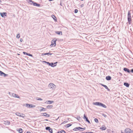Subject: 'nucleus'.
<instances>
[{
    "label": "nucleus",
    "instance_id": "2f4dec72",
    "mask_svg": "<svg viewBox=\"0 0 133 133\" xmlns=\"http://www.w3.org/2000/svg\"><path fill=\"white\" fill-rule=\"evenodd\" d=\"M30 105H30V104H28V103H26V106L27 107H28V108H30Z\"/></svg>",
    "mask_w": 133,
    "mask_h": 133
},
{
    "label": "nucleus",
    "instance_id": "6e6d98bb",
    "mask_svg": "<svg viewBox=\"0 0 133 133\" xmlns=\"http://www.w3.org/2000/svg\"><path fill=\"white\" fill-rule=\"evenodd\" d=\"M9 94L10 95V92H9Z\"/></svg>",
    "mask_w": 133,
    "mask_h": 133
},
{
    "label": "nucleus",
    "instance_id": "de8ad7c7",
    "mask_svg": "<svg viewBox=\"0 0 133 133\" xmlns=\"http://www.w3.org/2000/svg\"><path fill=\"white\" fill-rule=\"evenodd\" d=\"M80 118H81L79 116V117H77V119L78 120H79V119H80Z\"/></svg>",
    "mask_w": 133,
    "mask_h": 133
},
{
    "label": "nucleus",
    "instance_id": "3c124183",
    "mask_svg": "<svg viewBox=\"0 0 133 133\" xmlns=\"http://www.w3.org/2000/svg\"><path fill=\"white\" fill-rule=\"evenodd\" d=\"M60 5L61 6H63L62 4L61 3H61L60 4Z\"/></svg>",
    "mask_w": 133,
    "mask_h": 133
},
{
    "label": "nucleus",
    "instance_id": "8fccbe9b",
    "mask_svg": "<svg viewBox=\"0 0 133 133\" xmlns=\"http://www.w3.org/2000/svg\"><path fill=\"white\" fill-rule=\"evenodd\" d=\"M26 133H31L30 131H27Z\"/></svg>",
    "mask_w": 133,
    "mask_h": 133
},
{
    "label": "nucleus",
    "instance_id": "423d86ee",
    "mask_svg": "<svg viewBox=\"0 0 133 133\" xmlns=\"http://www.w3.org/2000/svg\"><path fill=\"white\" fill-rule=\"evenodd\" d=\"M85 128L84 127L83 128H82L80 127H78L74 128L73 130L74 131H78L79 130L81 131H83L85 129Z\"/></svg>",
    "mask_w": 133,
    "mask_h": 133
},
{
    "label": "nucleus",
    "instance_id": "c9c22d12",
    "mask_svg": "<svg viewBox=\"0 0 133 133\" xmlns=\"http://www.w3.org/2000/svg\"><path fill=\"white\" fill-rule=\"evenodd\" d=\"M30 105H30V108H34L35 107V105H32V104H30Z\"/></svg>",
    "mask_w": 133,
    "mask_h": 133
},
{
    "label": "nucleus",
    "instance_id": "2eb2a0df",
    "mask_svg": "<svg viewBox=\"0 0 133 133\" xmlns=\"http://www.w3.org/2000/svg\"><path fill=\"white\" fill-rule=\"evenodd\" d=\"M23 53L24 55H27L28 56H30L31 57H32L33 56L32 55V54L26 52H23Z\"/></svg>",
    "mask_w": 133,
    "mask_h": 133
},
{
    "label": "nucleus",
    "instance_id": "c85d7f7f",
    "mask_svg": "<svg viewBox=\"0 0 133 133\" xmlns=\"http://www.w3.org/2000/svg\"><path fill=\"white\" fill-rule=\"evenodd\" d=\"M41 108H42V109H41L40 110V111H45L46 110V108H45L43 107H41Z\"/></svg>",
    "mask_w": 133,
    "mask_h": 133
},
{
    "label": "nucleus",
    "instance_id": "5fc2aeb1",
    "mask_svg": "<svg viewBox=\"0 0 133 133\" xmlns=\"http://www.w3.org/2000/svg\"><path fill=\"white\" fill-rule=\"evenodd\" d=\"M53 0H49V1H53Z\"/></svg>",
    "mask_w": 133,
    "mask_h": 133
},
{
    "label": "nucleus",
    "instance_id": "aec40b11",
    "mask_svg": "<svg viewBox=\"0 0 133 133\" xmlns=\"http://www.w3.org/2000/svg\"><path fill=\"white\" fill-rule=\"evenodd\" d=\"M52 55V54L50 53H46L42 54V55L43 56V55Z\"/></svg>",
    "mask_w": 133,
    "mask_h": 133
},
{
    "label": "nucleus",
    "instance_id": "58836bf2",
    "mask_svg": "<svg viewBox=\"0 0 133 133\" xmlns=\"http://www.w3.org/2000/svg\"><path fill=\"white\" fill-rule=\"evenodd\" d=\"M131 72L133 73V68L131 69V70H130V73Z\"/></svg>",
    "mask_w": 133,
    "mask_h": 133
},
{
    "label": "nucleus",
    "instance_id": "6ab92c4d",
    "mask_svg": "<svg viewBox=\"0 0 133 133\" xmlns=\"http://www.w3.org/2000/svg\"><path fill=\"white\" fill-rule=\"evenodd\" d=\"M124 85L127 87L128 88L129 87L130 84L128 83L124 82Z\"/></svg>",
    "mask_w": 133,
    "mask_h": 133
},
{
    "label": "nucleus",
    "instance_id": "dca6fc26",
    "mask_svg": "<svg viewBox=\"0 0 133 133\" xmlns=\"http://www.w3.org/2000/svg\"><path fill=\"white\" fill-rule=\"evenodd\" d=\"M102 130H105L107 128L106 127H105L104 125H102V127L100 128Z\"/></svg>",
    "mask_w": 133,
    "mask_h": 133
},
{
    "label": "nucleus",
    "instance_id": "9b49d317",
    "mask_svg": "<svg viewBox=\"0 0 133 133\" xmlns=\"http://www.w3.org/2000/svg\"><path fill=\"white\" fill-rule=\"evenodd\" d=\"M7 13L6 12H0V15L2 17H4L5 16H6Z\"/></svg>",
    "mask_w": 133,
    "mask_h": 133
},
{
    "label": "nucleus",
    "instance_id": "4c0bfd02",
    "mask_svg": "<svg viewBox=\"0 0 133 133\" xmlns=\"http://www.w3.org/2000/svg\"><path fill=\"white\" fill-rule=\"evenodd\" d=\"M60 133H66L65 131L64 130H62L60 132Z\"/></svg>",
    "mask_w": 133,
    "mask_h": 133
},
{
    "label": "nucleus",
    "instance_id": "7ed1b4c3",
    "mask_svg": "<svg viewBox=\"0 0 133 133\" xmlns=\"http://www.w3.org/2000/svg\"><path fill=\"white\" fill-rule=\"evenodd\" d=\"M28 3L31 5L33 4V5L37 7H40L41 5L39 4H38L37 3L32 1V0H29L28 1Z\"/></svg>",
    "mask_w": 133,
    "mask_h": 133
},
{
    "label": "nucleus",
    "instance_id": "49530a36",
    "mask_svg": "<svg viewBox=\"0 0 133 133\" xmlns=\"http://www.w3.org/2000/svg\"><path fill=\"white\" fill-rule=\"evenodd\" d=\"M23 41V39L22 38H21L20 39V41L21 42H22Z\"/></svg>",
    "mask_w": 133,
    "mask_h": 133
},
{
    "label": "nucleus",
    "instance_id": "37998d69",
    "mask_svg": "<svg viewBox=\"0 0 133 133\" xmlns=\"http://www.w3.org/2000/svg\"><path fill=\"white\" fill-rule=\"evenodd\" d=\"M67 122V121H64L62 123H62H64H64H66Z\"/></svg>",
    "mask_w": 133,
    "mask_h": 133
},
{
    "label": "nucleus",
    "instance_id": "c756f323",
    "mask_svg": "<svg viewBox=\"0 0 133 133\" xmlns=\"http://www.w3.org/2000/svg\"><path fill=\"white\" fill-rule=\"evenodd\" d=\"M21 117H22L23 118H24L25 117V115L23 113H21Z\"/></svg>",
    "mask_w": 133,
    "mask_h": 133
},
{
    "label": "nucleus",
    "instance_id": "603ef678",
    "mask_svg": "<svg viewBox=\"0 0 133 133\" xmlns=\"http://www.w3.org/2000/svg\"><path fill=\"white\" fill-rule=\"evenodd\" d=\"M44 121H48V120L47 119H45L44 120Z\"/></svg>",
    "mask_w": 133,
    "mask_h": 133
},
{
    "label": "nucleus",
    "instance_id": "412c9836",
    "mask_svg": "<svg viewBox=\"0 0 133 133\" xmlns=\"http://www.w3.org/2000/svg\"><path fill=\"white\" fill-rule=\"evenodd\" d=\"M5 123L4 124L6 125H9L10 124V122L8 121H4Z\"/></svg>",
    "mask_w": 133,
    "mask_h": 133
},
{
    "label": "nucleus",
    "instance_id": "1a4fd4ad",
    "mask_svg": "<svg viewBox=\"0 0 133 133\" xmlns=\"http://www.w3.org/2000/svg\"><path fill=\"white\" fill-rule=\"evenodd\" d=\"M0 76H3L4 77H6L8 76V75L4 73L1 71H0Z\"/></svg>",
    "mask_w": 133,
    "mask_h": 133
},
{
    "label": "nucleus",
    "instance_id": "0eeeda50",
    "mask_svg": "<svg viewBox=\"0 0 133 133\" xmlns=\"http://www.w3.org/2000/svg\"><path fill=\"white\" fill-rule=\"evenodd\" d=\"M48 87L51 90H54L56 88V86L54 84L51 83H50Z\"/></svg>",
    "mask_w": 133,
    "mask_h": 133
},
{
    "label": "nucleus",
    "instance_id": "f03ea898",
    "mask_svg": "<svg viewBox=\"0 0 133 133\" xmlns=\"http://www.w3.org/2000/svg\"><path fill=\"white\" fill-rule=\"evenodd\" d=\"M93 104L94 105L102 107L104 108H107V107L105 104L98 102H93Z\"/></svg>",
    "mask_w": 133,
    "mask_h": 133
},
{
    "label": "nucleus",
    "instance_id": "cd10ccee",
    "mask_svg": "<svg viewBox=\"0 0 133 133\" xmlns=\"http://www.w3.org/2000/svg\"><path fill=\"white\" fill-rule=\"evenodd\" d=\"M100 84L103 87H104L106 89L107 88H108V87H107V85H105L103 84H102V83Z\"/></svg>",
    "mask_w": 133,
    "mask_h": 133
},
{
    "label": "nucleus",
    "instance_id": "a18cd8bd",
    "mask_svg": "<svg viewBox=\"0 0 133 133\" xmlns=\"http://www.w3.org/2000/svg\"><path fill=\"white\" fill-rule=\"evenodd\" d=\"M80 6L81 7H83L84 6V4H82L80 5Z\"/></svg>",
    "mask_w": 133,
    "mask_h": 133
},
{
    "label": "nucleus",
    "instance_id": "bb28decb",
    "mask_svg": "<svg viewBox=\"0 0 133 133\" xmlns=\"http://www.w3.org/2000/svg\"><path fill=\"white\" fill-rule=\"evenodd\" d=\"M52 16L54 21H57V18L55 15H52Z\"/></svg>",
    "mask_w": 133,
    "mask_h": 133
},
{
    "label": "nucleus",
    "instance_id": "4468645a",
    "mask_svg": "<svg viewBox=\"0 0 133 133\" xmlns=\"http://www.w3.org/2000/svg\"><path fill=\"white\" fill-rule=\"evenodd\" d=\"M54 102L53 101L49 100L46 101L45 103H46L47 104H50L53 103Z\"/></svg>",
    "mask_w": 133,
    "mask_h": 133
},
{
    "label": "nucleus",
    "instance_id": "72a5a7b5",
    "mask_svg": "<svg viewBox=\"0 0 133 133\" xmlns=\"http://www.w3.org/2000/svg\"><path fill=\"white\" fill-rule=\"evenodd\" d=\"M20 37V34L19 33L17 35V36H16V38H19Z\"/></svg>",
    "mask_w": 133,
    "mask_h": 133
},
{
    "label": "nucleus",
    "instance_id": "f257e3e1",
    "mask_svg": "<svg viewBox=\"0 0 133 133\" xmlns=\"http://www.w3.org/2000/svg\"><path fill=\"white\" fill-rule=\"evenodd\" d=\"M44 62L46 63L47 65L49 66H50L52 67H54L56 66L57 65V63L58 62H56L55 63H50L49 62H47L46 61H43Z\"/></svg>",
    "mask_w": 133,
    "mask_h": 133
},
{
    "label": "nucleus",
    "instance_id": "f704fd0d",
    "mask_svg": "<svg viewBox=\"0 0 133 133\" xmlns=\"http://www.w3.org/2000/svg\"><path fill=\"white\" fill-rule=\"evenodd\" d=\"M37 100H40V101H42L43 100V99H41V98H38V97H37L36 98V99Z\"/></svg>",
    "mask_w": 133,
    "mask_h": 133
},
{
    "label": "nucleus",
    "instance_id": "c03bdc74",
    "mask_svg": "<svg viewBox=\"0 0 133 133\" xmlns=\"http://www.w3.org/2000/svg\"><path fill=\"white\" fill-rule=\"evenodd\" d=\"M85 133H94L93 132L90 131V132H85Z\"/></svg>",
    "mask_w": 133,
    "mask_h": 133
},
{
    "label": "nucleus",
    "instance_id": "09e8293b",
    "mask_svg": "<svg viewBox=\"0 0 133 133\" xmlns=\"http://www.w3.org/2000/svg\"><path fill=\"white\" fill-rule=\"evenodd\" d=\"M107 90L108 91H110V89H109L108 88H107Z\"/></svg>",
    "mask_w": 133,
    "mask_h": 133
},
{
    "label": "nucleus",
    "instance_id": "ea45409f",
    "mask_svg": "<svg viewBox=\"0 0 133 133\" xmlns=\"http://www.w3.org/2000/svg\"><path fill=\"white\" fill-rule=\"evenodd\" d=\"M63 41V39H58V41Z\"/></svg>",
    "mask_w": 133,
    "mask_h": 133
},
{
    "label": "nucleus",
    "instance_id": "f8f14e48",
    "mask_svg": "<svg viewBox=\"0 0 133 133\" xmlns=\"http://www.w3.org/2000/svg\"><path fill=\"white\" fill-rule=\"evenodd\" d=\"M123 70L125 72H127L128 73H130V70L128 68H124L123 69Z\"/></svg>",
    "mask_w": 133,
    "mask_h": 133
},
{
    "label": "nucleus",
    "instance_id": "9d476101",
    "mask_svg": "<svg viewBox=\"0 0 133 133\" xmlns=\"http://www.w3.org/2000/svg\"><path fill=\"white\" fill-rule=\"evenodd\" d=\"M45 129L46 130H48L49 132L51 133L53 132L52 129L50 128L49 127H47L45 128Z\"/></svg>",
    "mask_w": 133,
    "mask_h": 133
},
{
    "label": "nucleus",
    "instance_id": "6e6552de",
    "mask_svg": "<svg viewBox=\"0 0 133 133\" xmlns=\"http://www.w3.org/2000/svg\"><path fill=\"white\" fill-rule=\"evenodd\" d=\"M122 133H133V131H132L129 128H126L124 130V132L121 131Z\"/></svg>",
    "mask_w": 133,
    "mask_h": 133
},
{
    "label": "nucleus",
    "instance_id": "79ce46f5",
    "mask_svg": "<svg viewBox=\"0 0 133 133\" xmlns=\"http://www.w3.org/2000/svg\"><path fill=\"white\" fill-rule=\"evenodd\" d=\"M86 121L87 122L89 123V124L90 123V121L88 120H88H87Z\"/></svg>",
    "mask_w": 133,
    "mask_h": 133
},
{
    "label": "nucleus",
    "instance_id": "20e7f679",
    "mask_svg": "<svg viewBox=\"0 0 133 133\" xmlns=\"http://www.w3.org/2000/svg\"><path fill=\"white\" fill-rule=\"evenodd\" d=\"M57 40V39L56 38H55L53 40H52L51 41V44L50 45V47H51L52 46H55L56 41Z\"/></svg>",
    "mask_w": 133,
    "mask_h": 133
},
{
    "label": "nucleus",
    "instance_id": "b1692460",
    "mask_svg": "<svg viewBox=\"0 0 133 133\" xmlns=\"http://www.w3.org/2000/svg\"><path fill=\"white\" fill-rule=\"evenodd\" d=\"M53 107V105H48L46 107V108H47L48 109H51Z\"/></svg>",
    "mask_w": 133,
    "mask_h": 133
},
{
    "label": "nucleus",
    "instance_id": "a211bd4d",
    "mask_svg": "<svg viewBox=\"0 0 133 133\" xmlns=\"http://www.w3.org/2000/svg\"><path fill=\"white\" fill-rule=\"evenodd\" d=\"M111 77L110 76H108L106 77V79L107 81H109L111 79Z\"/></svg>",
    "mask_w": 133,
    "mask_h": 133
},
{
    "label": "nucleus",
    "instance_id": "864d4df0",
    "mask_svg": "<svg viewBox=\"0 0 133 133\" xmlns=\"http://www.w3.org/2000/svg\"><path fill=\"white\" fill-rule=\"evenodd\" d=\"M119 74L120 75H121L122 76V74L121 73L119 72Z\"/></svg>",
    "mask_w": 133,
    "mask_h": 133
},
{
    "label": "nucleus",
    "instance_id": "e433bc0d",
    "mask_svg": "<svg viewBox=\"0 0 133 133\" xmlns=\"http://www.w3.org/2000/svg\"><path fill=\"white\" fill-rule=\"evenodd\" d=\"M78 10L77 9H75V10L74 12L75 13H77L78 12Z\"/></svg>",
    "mask_w": 133,
    "mask_h": 133
},
{
    "label": "nucleus",
    "instance_id": "393cba45",
    "mask_svg": "<svg viewBox=\"0 0 133 133\" xmlns=\"http://www.w3.org/2000/svg\"><path fill=\"white\" fill-rule=\"evenodd\" d=\"M72 125V124L70 123L67 124L65 125V127L66 128H68L71 126Z\"/></svg>",
    "mask_w": 133,
    "mask_h": 133
},
{
    "label": "nucleus",
    "instance_id": "f3484780",
    "mask_svg": "<svg viewBox=\"0 0 133 133\" xmlns=\"http://www.w3.org/2000/svg\"><path fill=\"white\" fill-rule=\"evenodd\" d=\"M42 114H43V116H46L47 117H50V115L47 114V113H46V112H45V113H42Z\"/></svg>",
    "mask_w": 133,
    "mask_h": 133
},
{
    "label": "nucleus",
    "instance_id": "13d9d810",
    "mask_svg": "<svg viewBox=\"0 0 133 133\" xmlns=\"http://www.w3.org/2000/svg\"><path fill=\"white\" fill-rule=\"evenodd\" d=\"M59 131H58V132H57V133H59Z\"/></svg>",
    "mask_w": 133,
    "mask_h": 133
},
{
    "label": "nucleus",
    "instance_id": "7c9ffc66",
    "mask_svg": "<svg viewBox=\"0 0 133 133\" xmlns=\"http://www.w3.org/2000/svg\"><path fill=\"white\" fill-rule=\"evenodd\" d=\"M21 113L19 112H16L15 114L16 115L19 116L20 117L21 116Z\"/></svg>",
    "mask_w": 133,
    "mask_h": 133
},
{
    "label": "nucleus",
    "instance_id": "a878e982",
    "mask_svg": "<svg viewBox=\"0 0 133 133\" xmlns=\"http://www.w3.org/2000/svg\"><path fill=\"white\" fill-rule=\"evenodd\" d=\"M56 33L58 35H60L61 34V35H62V32L61 31H57L56 32Z\"/></svg>",
    "mask_w": 133,
    "mask_h": 133
},
{
    "label": "nucleus",
    "instance_id": "a19ab883",
    "mask_svg": "<svg viewBox=\"0 0 133 133\" xmlns=\"http://www.w3.org/2000/svg\"><path fill=\"white\" fill-rule=\"evenodd\" d=\"M102 115L104 116L105 117H107V115H105V114H102Z\"/></svg>",
    "mask_w": 133,
    "mask_h": 133
},
{
    "label": "nucleus",
    "instance_id": "5701e85b",
    "mask_svg": "<svg viewBox=\"0 0 133 133\" xmlns=\"http://www.w3.org/2000/svg\"><path fill=\"white\" fill-rule=\"evenodd\" d=\"M83 118L86 121L88 119V117H87V116L85 114L84 115V116L83 117Z\"/></svg>",
    "mask_w": 133,
    "mask_h": 133
},
{
    "label": "nucleus",
    "instance_id": "4d7b16f0",
    "mask_svg": "<svg viewBox=\"0 0 133 133\" xmlns=\"http://www.w3.org/2000/svg\"><path fill=\"white\" fill-rule=\"evenodd\" d=\"M1 2H2V1H1V0H0V3Z\"/></svg>",
    "mask_w": 133,
    "mask_h": 133
},
{
    "label": "nucleus",
    "instance_id": "473e14b6",
    "mask_svg": "<svg viewBox=\"0 0 133 133\" xmlns=\"http://www.w3.org/2000/svg\"><path fill=\"white\" fill-rule=\"evenodd\" d=\"M94 121L96 123H98V119L96 118L94 119Z\"/></svg>",
    "mask_w": 133,
    "mask_h": 133
},
{
    "label": "nucleus",
    "instance_id": "39448f33",
    "mask_svg": "<svg viewBox=\"0 0 133 133\" xmlns=\"http://www.w3.org/2000/svg\"><path fill=\"white\" fill-rule=\"evenodd\" d=\"M131 11V10L128 11V21L129 24H131V13L130 12Z\"/></svg>",
    "mask_w": 133,
    "mask_h": 133
},
{
    "label": "nucleus",
    "instance_id": "ddd939ff",
    "mask_svg": "<svg viewBox=\"0 0 133 133\" xmlns=\"http://www.w3.org/2000/svg\"><path fill=\"white\" fill-rule=\"evenodd\" d=\"M12 95L13 97H14L17 98H20V97L19 96L17 95L14 93L12 94Z\"/></svg>",
    "mask_w": 133,
    "mask_h": 133
},
{
    "label": "nucleus",
    "instance_id": "4be33fe9",
    "mask_svg": "<svg viewBox=\"0 0 133 133\" xmlns=\"http://www.w3.org/2000/svg\"><path fill=\"white\" fill-rule=\"evenodd\" d=\"M17 131H18L19 133H22L23 132V129L21 128H19L18 130H17Z\"/></svg>",
    "mask_w": 133,
    "mask_h": 133
}]
</instances>
